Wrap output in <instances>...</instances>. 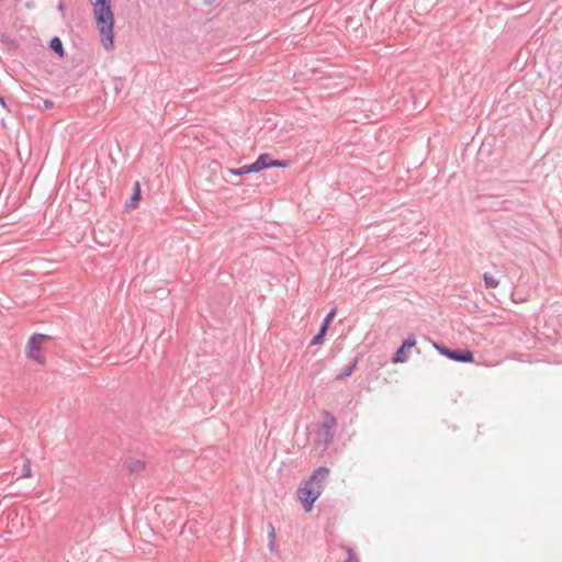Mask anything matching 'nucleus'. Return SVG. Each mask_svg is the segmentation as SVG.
Returning a JSON list of instances; mask_svg holds the SVG:
<instances>
[{"label": "nucleus", "instance_id": "obj_1", "mask_svg": "<svg viewBox=\"0 0 562 562\" xmlns=\"http://www.w3.org/2000/svg\"><path fill=\"white\" fill-rule=\"evenodd\" d=\"M97 27L100 33L101 44L105 49L113 47L114 15L111 9V0H91Z\"/></svg>", "mask_w": 562, "mask_h": 562}, {"label": "nucleus", "instance_id": "obj_2", "mask_svg": "<svg viewBox=\"0 0 562 562\" xmlns=\"http://www.w3.org/2000/svg\"><path fill=\"white\" fill-rule=\"evenodd\" d=\"M425 342L430 346L431 351L437 350L439 355L446 357L449 360L460 363H471L474 361V355L468 348H449L445 345L437 344L431 339L424 337V344Z\"/></svg>", "mask_w": 562, "mask_h": 562}, {"label": "nucleus", "instance_id": "obj_3", "mask_svg": "<svg viewBox=\"0 0 562 562\" xmlns=\"http://www.w3.org/2000/svg\"><path fill=\"white\" fill-rule=\"evenodd\" d=\"M322 416L323 422L317 434V442L328 447L334 441L337 428V419L328 411H323Z\"/></svg>", "mask_w": 562, "mask_h": 562}, {"label": "nucleus", "instance_id": "obj_4", "mask_svg": "<svg viewBox=\"0 0 562 562\" xmlns=\"http://www.w3.org/2000/svg\"><path fill=\"white\" fill-rule=\"evenodd\" d=\"M323 487L314 486L305 481L304 486L297 490V496L306 513L311 512L313 504L321 496Z\"/></svg>", "mask_w": 562, "mask_h": 562}, {"label": "nucleus", "instance_id": "obj_5", "mask_svg": "<svg viewBox=\"0 0 562 562\" xmlns=\"http://www.w3.org/2000/svg\"><path fill=\"white\" fill-rule=\"evenodd\" d=\"M50 337L45 334H34L29 339L27 344V356L35 362L43 364L45 362V357L41 351V344L44 340H48Z\"/></svg>", "mask_w": 562, "mask_h": 562}, {"label": "nucleus", "instance_id": "obj_6", "mask_svg": "<svg viewBox=\"0 0 562 562\" xmlns=\"http://www.w3.org/2000/svg\"><path fill=\"white\" fill-rule=\"evenodd\" d=\"M416 340L414 337H408L403 341V344L398 347L396 352L392 357L393 363H403L408 360L409 351L413 347H415Z\"/></svg>", "mask_w": 562, "mask_h": 562}, {"label": "nucleus", "instance_id": "obj_7", "mask_svg": "<svg viewBox=\"0 0 562 562\" xmlns=\"http://www.w3.org/2000/svg\"><path fill=\"white\" fill-rule=\"evenodd\" d=\"M335 314H336V308H333V310L329 311V313L323 319V322L321 324V327L318 329V333L312 338L311 345L315 346V345H319V344L323 342L324 337H325V335H326V333L328 330L329 322L335 316Z\"/></svg>", "mask_w": 562, "mask_h": 562}, {"label": "nucleus", "instance_id": "obj_8", "mask_svg": "<svg viewBox=\"0 0 562 562\" xmlns=\"http://www.w3.org/2000/svg\"><path fill=\"white\" fill-rule=\"evenodd\" d=\"M329 472L330 471L327 467H319L313 472V474L310 476V479L306 482H308V484H312L314 486L321 485L323 487V483L329 476Z\"/></svg>", "mask_w": 562, "mask_h": 562}, {"label": "nucleus", "instance_id": "obj_9", "mask_svg": "<svg viewBox=\"0 0 562 562\" xmlns=\"http://www.w3.org/2000/svg\"><path fill=\"white\" fill-rule=\"evenodd\" d=\"M249 166H250L252 172H259L263 169L270 168L269 154L259 155V157Z\"/></svg>", "mask_w": 562, "mask_h": 562}, {"label": "nucleus", "instance_id": "obj_10", "mask_svg": "<svg viewBox=\"0 0 562 562\" xmlns=\"http://www.w3.org/2000/svg\"><path fill=\"white\" fill-rule=\"evenodd\" d=\"M146 468L145 461L140 459H131L127 462V470L132 474H138Z\"/></svg>", "mask_w": 562, "mask_h": 562}, {"label": "nucleus", "instance_id": "obj_11", "mask_svg": "<svg viewBox=\"0 0 562 562\" xmlns=\"http://www.w3.org/2000/svg\"><path fill=\"white\" fill-rule=\"evenodd\" d=\"M49 48L52 52L57 54L59 57L65 56V49L61 40L58 36H54L49 42Z\"/></svg>", "mask_w": 562, "mask_h": 562}, {"label": "nucleus", "instance_id": "obj_12", "mask_svg": "<svg viewBox=\"0 0 562 562\" xmlns=\"http://www.w3.org/2000/svg\"><path fill=\"white\" fill-rule=\"evenodd\" d=\"M140 199V187L139 183L136 182L134 186V192L130 199V201L126 203V207H134L136 206L137 202Z\"/></svg>", "mask_w": 562, "mask_h": 562}, {"label": "nucleus", "instance_id": "obj_13", "mask_svg": "<svg viewBox=\"0 0 562 562\" xmlns=\"http://www.w3.org/2000/svg\"><path fill=\"white\" fill-rule=\"evenodd\" d=\"M483 281H484V285H485L486 289H495L499 284L498 279L494 278L488 272H485L483 274Z\"/></svg>", "mask_w": 562, "mask_h": 562}, {"label": "nucleus", "instance_id": "obj_14", "mask_svg": "<svg viewBox=\"0 0 562 562\" xmlns=\"http://www.w3.org/2000/svg\"><path fill=\"white\" fill-rule=\"evenodd\" d=\"M357 366V359L352 361L345 370L336 375V380L341 381L352 374Z\"/></svg>", "mask_w": 562, "mask_h": 562}, {"label": "nucleus", "instance_id": "obj_15", "mask_svg": "<svg viewBox=\"0 0 562 562\" xmlns=\"http://www.w3.org/2000/svg\"><path fill=\"white\" fill-rule=\"evenodd\" d=\"M227 171L234 176H244L252 172L249 165H245L239 168H228Z\"/></svg>", "mask_w": 562, "mask_h": 562}, {"label": "nucleus", "instance_id": "obj_16", "mask_svg": "<svg viewBox=\"0 0 562 562\" xmlns=\"http://www.w3.org/2000/svg\"><path fill=\"white\" fill-rule=\"evenodd\" d=\"M276 542V529L272 522L268 524V547L270 551L273 550Z\"/></svg>", "mask_w": 562, "mask_h": 562}, {"label": "nucleus", "instance_id": "obj_17", "mask_svg": "<svg viewBox=\"0 0 562 562\" xmlns=\"http://www.w3.org/2000/svg\"><path fill=\"white\" fill-rule=\"evenodd\" d=\"M345 550L347 553V559L345 562H360L357 553L355 552V550L351 547H345Z\"/></svg>", "mask_w": 562, "mask_h": 562}, {"label": "nucleus", "instance_id": "obj_18", "mask_svg": "<svg viewBox=\"0 0 562 562\" xmlns=\"http://www.w3.org/2000/svg\"><path fill=\"white\" fill-rule=\"evenodd\" d=\"M32 475V470H31V462L30 460L27 459L23 467H22V473H21V477H30Z\"/></svg>", "mask_w": 562, "mask_h": 562}, {"label": "nucleus", "instance_id": "obj_19", "mask_svg": "<svg viewBox=\"0 0 562 562\" xmlns=\"http://www.w3.org/2000/svg\"><path fill=\"white\" fill-rule=\"evenodd\" d=\"M113 83H114V90L116 91V93H119L124 87V80L122 78H114Z\"/></svg>", "mask_w": 562, "mask_h": 562}, {"label": "nucleus", "instance_id": "obj_20", "mask_svg": "<svg viewBox=\"0 0 562 562\" xmlns=\"http://www.w3.org/2000/svg\"><path fill=\"white\" fill-rule=\"evenodd\" d=\"M289 165L288 160H272L270 159V167H286Z\"/></svg>", "mask_w": 562, "mask_h": 562}, {"label": "nucleus", "instance_id": "obj_21", "mask_svg": "<svg viewBox=\"0 0 562 562\" xmlns=\"http://www.w3.org/2000/svg\"><path fill=\"white\" fill-rule=\"evenodd\" d=\"M43 106H44L45 109H47V110H48V109H52V108L54 106V102H53L52 100H44V101H43Z\"/></svg>", "mask_w": 562, "mask_h": 562}, {"label": "nucleus", "instance_id": "obj_22", "mask_svg": "<svg viewBox=\"0 0 562 562\" xmlns=\"http://www.w3.org/2000/svg\"><path fill=\"white\" fill-rule=\"evenodd\" d=\"M0 104H1L3 108H7V104H5L4 98H3L2 95H0Z\"/></svg>", "mask_w": 562, "mask_h": 562}, {"label": "nucleus", "instance_id": "obj_23", "mask_svg": "<svg viewBox=\"0 0 562 562\" xmlns=\"http://www.w3.org/2000/svg\"><path fill=\"white\" fill-rule=\"evenodd\" d=\"M214 1H215V0H204V3H205L206 5H211Z\"/></svg>", "mask_w": 562, "mask_h": 562}]
</instances>
